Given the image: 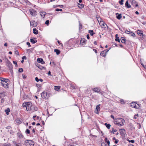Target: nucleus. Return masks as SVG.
Segmentation results:
<instances>
[{
  "mask_svg": "<svg viewBox=\"0 0 146 146\" xmlns=\"http://www.w3.org/2000/svg\"><path fill=\"white\" fill-rule=\"evenodd\" d=\"M125 122L124 119L122 118H118L114 119V123L120 126L124 125Z\"/></svg>",
  "mask_w": 146,
  "mask_h": 146,
  "instance_id": "nucleus-1",
  "label": "nucleus"
},
{
  "mask_svg": "<svg viewBox=\"0 0 146 146\" xmlns=\"http://www.w3.org/2000/svg\"><path fill=\"white\" fill-rule=\"evenodd\" d=\"M24 144L26 146H34L35 143L33 141L28 140L25 141Z\"/></svg>",
  "mask_w": 146,
  "mask_h": 146,
  "instance_id": "nucleus-2",
  "label": "nucleus"
},
{
  "mask_svg": "<svg viewBox=\"0 0 146 146\" xmlns=\"http://www.w3.org/2000/svg\"><path fill=\"white\" fill-rule=\"evenodd\" d=\"M41 95V97L44 99L48 98L49 97V94H47V92L45 91H44L42 92Z\"/></svg>",
  "mask_w": 146,
  "mask_h": 146,
  "instance_id": "nucleus-3",
  "label": "nucleus"
},
{
  "mask_svg": "<svg viewBox=\"0 0 146 146\" xmlns=\"http://www.w3.org/2000/svg\"><path fill=\"white\" fill-rule=\"evenodd\" d=\"M9 80H5L3 81H1V85L4 88H8V83L7 82H8Z\"/></svg>",
  "mask_w": 146,
  "mask_h": 146,
  "instance_id": "nucleus-4",
  "label": "nucleus"
},
{
  "mask_svg": "<svg viewBox=\"0 0 146 146\" xmlns=\"http://www.w3.org/2000/svg\"><path fill=\"white\" fill-rule=\"evenodd\" d=\"M29 12L31 15L33 16H35L37 15V12L34 9H31L29 10Z\"/></svg>",
  "mask_w": 146,
  "mask_h": 146,
  "instance_id": "nucleus-5",
  "label": "nucleus"
},
{
  "mask_svg": "<svg viewBox=\"0 0 146 146\" xmlns=\"http://www.w3.org/2000/svg\"><path fill=\"white\" fill-rule=\"evenodd\" d=\"M131 106L132 107L134 108H139V105L135 102H133L131 103Z\"/></svg>",
  "mask_w": 146,
  "mask_h": 146,
  "instance_id": "nucleus-6",
  "label": "nucleus"
},
{
  "mask_svg": "<svg viewBox=\"0 0 146 146\" xmlns=\"http://www.w3.org/2000/svg\"><path fill=\"white\" fill-rule=\"evenodd\" d=\"M130 1L131 4L133 6L137 7L138 6L137 3L135 0H130Z\"/></svg>",
  "mask_w": 146,
  "mask_h": 146,
  "instance_id": "nucleus-7",
  "label": "nucleus"
},
{
  "mask_svg": "<svg viewBox=\"0 0 146 146\" xmlns=\"http://www.w3.org/2000/svg\"><path fill=\"white\" fill-rule=\"evenodd\" d=\"M30 23L31 26L33 27H35L37 25V23L34 21H30Z\"/></svg>",
  "mask_w": 146,
  "mask_h": 146,
  "instance_id": "nucleus-8",
  "label": "nucleus"
},
{
  "mask_svg": "<svg viewBox=\"0 0 146 146\" xmlns=\"http://www.w3.org/2000/svg\"><path fill=\"white\" fill-rule=\"evenodd\" d=\"M100 104L98 105L96 107V110H95V112L96 113L98 114L100 111Z\"/></svg>",
  "mask_w": 146,
  "mask_h": 146,
  "instance_id": "nucleus-9",
  "label": "nucleus"
},
{
  "mask_svg": "<svg viewBox=\"0 0 146 146\" xmlns=\"http://www.w3.org/2000/svg\"><path fill=\"white\" fill-rule=\"evenodd\" d=\"M38 108L36 106H35L34 105H32L31 107V111H36L38 110Z\"/></svg>",
  "mask_w": 146,
  "mask_h": 146,
  "instance_id": "nucleus-10",
  "label": "nucleus"
},
{
  "mask_svg": "<svg viewBox=\"0 0 146 146\" xmlns=\"http://www.w3.org/2000/svg\"><path fill=\"white\" fill-rule=\"evenodd\" d=\"M32 104L29 102H26L24 103L23 104V107H26L28 106H30Z\"/></svg>",
  "mask_w": 146,
  "mask_h": 146,
  "instance_id": "nucleus-11",
  "label": "nucleus"
},
{
  "mask_svg": "<svg viewBox=\"0 0 146 146\" xmlns=\"http://www.w3.org/2000/svg\"><path fill=\"white\" fill-rule=\"evenodd\" d=\"M100 25L101 26L102 28H106V26H107V25L104 23V22L102 21L100 23H99Z\"/></svg>",
  "mask_w": 146,
  "mask_h": 146,
  "instance_id": "nucleus-12",
  "label": "nucleus"
},
{
  "mask_svg": "<svg viewBox=\"0 0 146 146\" xmlns=\"http://www.w3.org/2000/svg\"><path fill=\"white\" fill-rule=\"evenodd\" d=\"M15 121L18 124H19L22 121V119L21 118H17L15 120Z\"/></svg>",
  "mask_w": 146,
  "mask_h": 146,
  "instance_id": "nucleus-13",
  "label": "nucleus"
},
{
  "mask_svg": "<svg viewBox=\"0 0 146 146\" xmlns=\"http://www.w3.org/2000/svg\"><path fill=\"white\" fill-rule=\"evenodd\" d=\"M40 13L41 17L44 18L45 16V15L46 14V13L45 12H40Z\"/></svg>",
  "mask_w": 146,
  "mask_h": 146,
  "instance_id": "nucleus-14",
  "label": "nucleus"
},
{
  "mask_svg": "<svg viewBox=\"0 0 146 146\" xmlns=\"http://www.w3.org/2000/svg\"><path fill=\"white\" fill-rule=\"evenodd\" d=\"M120 134L121 135H123L125 134V131L124 129H122L119 130Z\"/></svg>",
  "mask_w": 146,
  "mask_h": 146,
  "instance_id": "nucleus-15",
  "label": "nucleus"
},
{
  "mask_svg": "<svg viewBox=\"0 0 146 146\" xmlns=\"http://www.w3.org/2000/svg\"><path fill=\"white\" fill-rule=\"evenodd\" d=\"M116 17L117 19H120L122 17L121 14H119L118 13H117L116 14Z\"/></svg>",
  "mask_w": 146,
  "mask_h": 146,
  "instance_id": "nucleus-16",
  "label": "nucleus"
},
{
  "mask_svg": "<svg viewBox=\"0 0 146 146\" xmlns=\"http://www.w3.org/2000/svg\"><path fill=\"white\" fill-rule=\"evenodd\" d=\"M125 5L126 7L129 8L131 7V6L129 4L128 2L127 1L125 3Z\"/></svg>",
  "mask_w": 146,
  "mask_h": 146,
  "instance_id": "nucleus-17",
  "label": "nucleus"
},
{
  "mask_svg": "<svg viewBox=\"0 0 146 146\" xmlns=\"http://www.w3.org/2000/svg\"><path fill=\"white\" fill-rule=\"evenodd\" d=\"M13 146H20V144L18 143L15 141H13Z\"/></svg>",
  "mask_w": 146,
  "mask_h": 146,
  "instance_id": "nucleus-18",
  "label": "nucleus"
},
{
  "mask_svg": "<svg viewBox=\"0 0 146 146\" xmlns=\"http://www.w3.org/2000/svg\"><path fill=\"white\" fill-rule=\"evenodd\" d=\"M92 89L94 91L97 92H98L100 91V89L98 88H95Z\"/></svg>",
  "mask_w": 146,
  "mask_h": 146,
  "instance_id": "nucleus-19",
  "label": "nucleus"
},
{
  "mask_svg": "<svg viewBox=\"0 0 146 146\" xmlns=\"http://www.w3.org/2000/svg\"><path fill=\"white\" fill-rule=\"evenodd\" d=\"M86 40L84 38H82L80 40V42L82 45L85 44L86 43Z\"/></svg>",
  "mask_w": 146,
  "mask_h": 146,
  "instance_id": "nucleus-20",
  "label": "nucleus"
},
{
  "mask_svg": "<svg viewBox=\"0 0 146 146\" xmlns=\"http://www.w3.org/2000/svg\"><path fill=\"white\" fill-rule=\"evenodd\" d=\"M17 135L19 138H21L23 137V135L20 132H18L17 133Z\"/></svg>",
  "mask_w": 146,
  "mask_h": 146,
  "instance_id": "nucleus-21",
  "label": "nucleus"
},
{
  "mask_svg": "<svg viewBox=\"0 0 146 146\" xmlns=\"http://www.w3.org/2000/svg\"><path fill=\"white\" fill-rule=\"evenodd\" d=\"M32 106V104H31V105H30V106H28L27 107H26L27 110V111H31Z\"/></svg>",
  "mask_w": 146,
  "mask_h": 146,
  "instance_id": "nucleus-22",
  "label": "nucleus"
},
{
  "mask_svg": "<svg viewBox=\"0 0 146 146\" xmlns=\"http://www.w3.org/2000/svg\"><path fill=\"white\" fill-rule=\"evenodd\" d=\"M118 35L117 34L115 35V36L116 38L115 39V40L116 41H117L119 42H120V40H119V37L117 36Z\"/></svg>",
  "mask_w": 146,
  "mask_h": 146,
  "instance_id": "nucleus-23",
  "label": "nucleus"
},
{
  "mask_svg": "<svg viewBox=\"0 0 146 146\" xmlns=\"http://www.w3.org/2000/svg\"><path fill=\"white\" fill-rule=\"evenodd\" d=\"M96 18L97 20L99 23V24L100 23H101L103 21L102 20L100 17H97Z\"/></svg>",
  "mask_w": 146,
  "mask_h": 146,
  "instance_id": "nucleus-24",
  "label": "nucleus"
},
{
  "mask_svg": "<svg viewBox=\"0 0 146 146\" xmlns=\"http://www.w3.org/2000/svg\"><path fill=\"white\" fill-rule=\"evenodd\" d=\"M60 88V86H55L54 89L58 91Z\"/></svg>",
  "mask_w": 146,
  "mask_h": 146,
  "instance_id": "nucleus-25",
  "label": "nucleus"
},
{
  "mask_svg": "<svg viewBox=\"0 0 146 146\" xmlns=\"http://www.w3.org/2000/svg\"><path fill=\"white\" fill-rule=\"evenodd\" d=\"M54 51L56 52L57 55L59 54L60 53V51L59 50L57 49H55L54 50Z\"/></svg>",
  "mask_w": 146,
  "mask_h": 146,
  "instance_id": "nucleus-26",
  "label": "nucleus"
},
{
  "mask_svg": "<svg viewBox=\"0 0 146 146\" xmlns=\"http://www.w3.org/2000/svg\"><path fill=\"white\" fill-rule=\"evenodd\" d=\"M78 7L80 8H82L84 7V5L80 3H78Z\"/></svg>",
  "mask_w": 146,
  "mask_h": 146,
  "instance_id": "nucleus-27",
  "label": "nucleus"
},
{
  "mask_svg": "<svg viewBox=\"0 0 146 146\" xmlns=\"http://www.w3.org/2000/svg\"><path fill=\"white\" fill-rule=\"evenodd\" d=\"M30 41L33 44H34L37 42V40H34L33 39H30Z\"/></svg>",
  "mask_w": 146,
  "mask_h": 146,
  "instance_id": "nucleus-28",
  "label": "nucleus"
},
{
  "mask_svg": "<svg viewBox=\"0 0 146 146\" xmlns=\"http://www.w3.org/2000/svg\"><path fill=\"white\" fill-rule=\"evenodd\" d=\"M105 141L107 143L108 145L109 146H110V141L109 140H108V138H106L105 139Z\"/></svg>",
  "mask_w": 146,
  "mask_h": 146,
  "instance_id": "nucleus-29",
  "label": "nucleus"
},
{
  "mask_svg": "<svg viewBox=\"0 0 146 146\" xmlns=\"http://www.w3.org/2000/svg\"><path fill=\"white\" fill-rule=\"evenodd\" d=\"M100 55L104 57L106 56V53L104 52V51H102L100 53Z\"/></svg>",
  "mask_w": 146,
  "mask_h": 146,
  "instance_id": "nucleus-30",
  "label": "nucleus"
},
{
  "mask_svg": "<svg viewBox=\"0 0 146 146\" xmlns=\"http://www.w3.org/2000/svg\"><path fill=\"white\" fill-rule=\"evenodd\" d=\"M5 112H6V113L7 115H8L9 114V113L10 111V109L8 108L6 110H5Z\"/></svg>",
  "mask_w": 146,
  "mask_h": 146,
  "instance_id": "nucleus-31",
  "label": "nucleus"
},
{
  "mask_svg": "<svg viewBox=\"0 0 146 146\" xmlns=\"http://www.w3.org/2000/svg\"><path fill=\"white\" fill-rule=\"evenodd\" d=\"M33 33L35 34H38V30H37L36 29H33Z\"/></svg>",
  "mask_w": 146,
  "mask_h": 146,
  "instance_id": "nucleus-32",
  "label": "nucleus"
},
{
  "mask_svg": "<svg viewBox=\"0 0 146 146\" xmlns=\"http://www.w3.org/2000/svg\"><path fill=\"white\" fill-rule=\"evenodd\" d=\"M121 40L123 43H125L126 40L123 37H121Z\"/></svg>",
  "mask_w": 146,
  "mask_h": 146,
  "instance_id": "nucleus-33",
  "label": "nucleus"
},
{
  "mask_svg": "<svg viewBox=\"0 0 146 146\" xmlns=\"http://www.w3.org/2000/svg\"><path fill=\"white\" fill-rule=\"evenodd\" d=\"M89 33H90V35L91 36H93L94 34V33L93 32V30H91L89 31Z\"/></svg>",
  "mask_w": 146,
  "mask_h": 146,
  "instance_id": "nucleus-34",
  "label": "nucleus"
},
{
  "mask_svg": "<svg viewBox=\"0 0 146 146\" xmlns=\"http://www.w3.org/2000/svg\"><path fill=\"white\" fill-rule=\"evenodd\" d=\"M38 68L42 70L43 69H45V68L44 67L42 66L41 65H39L38 66Z\"/></svg>",
  "mask_w": 146,
  "mask_h": 146,
  "instance_id": "nucleus-35",
  "label": "nucleus"
},
{
  "mask_svg": "<svg viewBox=\"0 0 146 146\" xmlns=\"http://www.w3.org/2000/svg\"><path fill=\"white\" fill-rule=\"evenodd\" d=\"M105 125H106L107 128L108 129H109L110 128V127L111 126V125L110 124H107V123H105Z\"/></svg>",
  "mask_w": 146,
  "mask_h": 146,
  "instance_id": "nucleus-36",
  "label": "nucleus"
},
{
  "mask_svg": "<svg viewBox=\"0 0 146 146\" xmlns=\"http://www.w3.org/2000/svg\"><path fill=\"white\" fill-rule=\"evenodd\" d=\"M138 34L140 36H141L142 35V32L141 31L138 30L137 31Z\"/></svg>",
  "mask_w": 146,
  "mask_h": 146,
  "instance_id": "nucleus-37",
  "label": "nucleus"
},
{
  "mask_svg": "<svg viewBox=\"0 0 146 146\" xmlns=\"http://www.w3.org/2000/svg\"><path fill=\"white\" fill-rule=\"evenodd\" d=\"M42 58H38L37 59V61L38 63H40L42 61Z\"/></svg>",
  "mask_w": 146,
  "mask_h": 146,
  "instance_id": "nucleus-38",
  "label": "nucleus"
},
{
  "mask_svg": "<svg viewBox=\"0 0 146 146\" xmlns=\"http://www.w3.org/2000/svg\"><path fill=\"white\" fill-rule=\"evenodd\" d=\"M3 145L4 146H11V144L9 143H5L3 144Z\"/></svg>",
  "mask_w": 146,
  "mask_h": 146,
  "instance_id": "nucleus-39",
  "label": "nucleus"
},
{
  "mask_svg": "<svg viewBox=\"0 0 146 146\" xmlns=\"http://www.w3.org/2000/svg\"><path fill=\"white\" fill-rule=\"evenodd\" d=\"M8 66L10 69H12L13 68L12 65L11 63H9L8 64Z\"/></svg>",
  "mask_w": 146,
  "mask_h": 146,
  "instance_id": "nucleus-40",
  "label": "nucleus"
},
{
  "mask_svg": "<svg viewBox=\"0 0 146 146\" xmlns=\"http://www.w3.org/2000/svg\"><path fill=\"white\" fill-rule=\"evenodd\" d=\"M0 80L1 81H5V80H9L8 79L3 78H1Z\"/></svg>",
  "mask_w": 146,
  "mask_h": 146,
  "instance_id": "nucleus-41",
  "label": "nucleus"
},
{
  "mask_svg": "<svg viewBox=\"0 0 146 146\" xmlns=\"http://www.w3.org/2000/svg\"><path fill=\"white\" fill-rule=\"evenodd\" d=\"M25 132L26 134H29L30 133V130L28 129H27Z\"/></svg>",
  "mask_w": 146,
  "mask_h": 146,
  "instance_id": "nucleus-42",
  "label": "nucleus"
},
{
  "mask_svg": "<svg viewBox=\"0 0 146 146\" xmlns=\"http://www.w3.org/2000/svg\"><path fill=\"white\" fill-rule=\"evenodd\" d=\"M131 33V32H130L128 30H126L125 31V33L129 34H130Z\"/></svg>",
  "mask_w": 146,
  "mask_h": 146,
  "instance_id": "nucleus-43",
  "label": "nucleus"
},
{
  "mask_svg": "<svg viewBox=\"0 0 146 146\" xmlns=\"http://www.w3.org/2000/svg\"><path fill=\"white\" fill-rule=\"evenodd\" d=\"M23 69L22 68H20L19 69V72H22L23 71Z\"/></svg>",
  "mask_w": 146,
  "mask_h": 146,
  "instance_id": "nucleus-44",
  "label": "nucleus"
},
{
  "mask_svg": "<svg viewBox=\"0 0 146 146\" xmlns=\"http://www.w3.org/2000/svg\"><path fill=\"white\" fill-rule=\"evenodd\" d=\"M49 23V21L48 20H46L45 22V24L47 25H48Z\"/></svg>",
  "mask_w": 146,
  "mask_h": 146,
  "instance_id": "nucleus-45",
  "label": "nucleus"
},
{
  "mask_svg": "<svg viewBox=\"0 0 146 146\" xmlns=\"http://www.w3.org/2000/svg\"><path fill=\"white\" fill-rule=\"evenodd\" d=\"M101 146H107V145L104 142L101 143Z\"/></svg>",
  "mask_w": 146,
  "mask_h": 146,
  "instance_id": "nucleus-46",
  "label": "nucleus"
},
{
  "mask_svg": "<svg viewBox=\"0 0 146 146\" xmlns=\"http://www.w3.org/2000/svg\"><path fill=\"white\" fill-rule=\"evenodd\" d=\"M130 35H131V36H135V34L133 32H131V33Z\"/></svg>",
  "mask_w": 146,
  "mask_h": 146,
  "instance_id": "nucleus-47",
  "label": "nucleus"
},
{
  "mask_svg": "<svg viewBox=\"0 0 146 146\" xmlns=\"http://www.w3.org/2000/svg\"><path fill=\"white\" fill-rule=\"evenodd\" d=\"M123 0H121L119 1V4L121 5H122L123 4Z\"/></svg>",
  "mask_w": 146,
  "mask_h": 146,
  "instance_id": "nucleus-48",
  "label": "nucleus"
},
{
  "mask_svg": "<svg viewBox=\"0 0 146 146\" xmlns=\"http://www.w3.org/2000/svg\"><path fill=\"white\" fill-rule=\"evenodd\" d=\"M55 10L56 11H62V9H56Z\"/></svg>",
  "mask_w": 146,
  "mask_h": 146,
  "instance_id": "nucleus-49",
  "label": "nucleus"
},
{
  "mask_svg": "<svg viewBox=\"0 0 146 146\" xmlns=\"http://www.w3.org/2000/svg\"><path fill=\"white\" fill-rule=\"evenodd\" d=\"M22 76H23V79H25L26 78L27 76H26V75L23 74L22 75Z\"/></svg>",
  "mask_w": 146,
  "mask_h": 146,
  "instance_id": "nucleus-50",
  "label": "nucleus"
},
{
  "mask_svg": "<svg viewBox=\"0 0 146 146\" xmlns=\"http://www.w3.org/2000/svg\"><path fill=\"white\" fill-rule=\"evenodd\" d=\"M26 44H27L28 46L29 47H30L31 46L30 45V43L29 42H27Z\"/></svg>",
  "mask_w": 146,
  "mask_h": 146,
  "instance_id": "nucleus-51",
  "label": "nucleus"
},
{
  "mask_svg": "<svg viewBox=\"0 0 146 146\" xmlns=\"http://www.w3.org/2000/svg\"><path fill=\"white\" fill-rule=\"evenodd\" d=\"M35 80L37 82H38L39 80L38 79V77H36L35 78Z\"/></svg>",
  "mask_w": 146,
  "mask_h": 146,
  "instance_id": "nucleus-52",
  "label": "nucleus"
},
{
  "mask_svg": "<svg viewBox=\"0 0 146 146\" xmlns=\"http://www.w3.org/2000/svg\"><path fill=\"white\" fill-rule=\"evenodd\" d=\"M129 142H131L132 143H133L134 142V141L133 140H131L130 141H129Z\"/></svg>",
  "mask_w": 146,
  "mask_h": 146,
  "instance_id": "nucleus-53",
  "label": "nucleus"
},
{
  "mask_svg": "<svg viewBox=\"0 0 146 146\" xmlns=\"http://www.w3.org/2000/svg\"><path fill=\"white\" fill-rule=\"evenodd\" d=\"M22 59H25L26 60L27 59V57L25 56H24L22 57Z\"/></svg>",
  "mask_w": 146,
  "mask_h": 146,
  "instance_id": "nucleus-54",
  "label": "nucleus"
},
{
  "mask_svg": "<svg viewBox=\"0 0 146 146\" xmlns=\"http://www.w3.org/2000/svg\"><path fill=\"white\" fill-rule=\"evenodd\" d=\"M48 76H52V75H51V72H50V71H49L48 72Z\"/></svg>",
  "mask_w": 146,
  "mask_h": 146,
  "instance_id": "nucleus-55",
  "label": "nucleus"
},
{
  "mask_svg": "<svg viewBox=\"0 0 146 146\" xmlns=\"http://www.w3.org/2000/svg\"><path fill=\"white\" fill-rule=\"evenodd\" d=\"M5 100V99L3 98H2L1 100V102L2 103Z\"/></svg>",
  "mask_w": 146,
  "mask_h": 146,
  "instance_id": "nucleus-56",
  "label": "nucleus"
},
{
  "mask_svg": "<svg viewBox=\"0 0 146 146\" xmlns=\"http://www.w3.org/2000/svg\"><path fill=\"white\" fill-rule=\"evenodd\" d=\"M15 53L16 54L19 55V52L18 50H16L15 51Z\"/></svg>",
  "mask_w": 146,
  "mask_h": 146,
  "instance_id": "nucleus-57",
  "label": "nucleus"
},
{
  "mask_svg": "<svg viewBox=\"0 0 146 146\" xmlns=\"http://www.w3.org/2000/svg\"><path fill=\"white\" fill-rule=\"evenodd\" d=\"M4 96V94H0V97H2Z\"/></svg>",
  "mask_w": 146,
  "mask_h": 146,
  "instance_id": "nucleus-58",
  "label": "nucleus"
},
{
  "mask_svg": "<svg viewBox=\"0 0 146 146\" xmlns=\"http://www.w3.org/2000/svg\"><path fill=\"white\" fill-rule=\"evenodd\" d=\"M120 102H121V104H123V100L122 99L120 100Z\"/></svg>",
  "mask_w": 146,
  "mask_h": 146,
  "instance_id": "nucleus-59",
  "label": "nucleus"
},
{
  "mask_svg": "<svg viewBox=\"0 0 146 146\" xmlns=\"http://www.w3.org/2000/svg\"><path fill=\"white\" fill-rule=\"evenodd\" d=\"M11 128V127L10 126H8L6 127V128L7 129H10Z\"/></svg>",
  "mask_w": 146,
  "mask_h": 146,
  "instance_id": "nucleus-60",
  "label": "nucleus"
},
{
  "mask_svg": "<svg viewBox=\"0 0 146 146\" xmlns=\"http://www.w3.org/2000/svg\"><path fill=\"white\" fill-rule=\"evenodd\" d=\"M111 117L112 118H113V119H114V116H113V115H111Z\"/></svg>",
  "mask_w": 146,
  "mask_h": 146,
  "instance_id": "nucleus-61",
  "label": "nucleus"
},
{
  "mask_svg": "<svg viewBox=\"0 0 146 146\" xmlns=\"http://www.w3.org/2000/svg\"><path fill=\"white\" fill-rule=\"evenodd\" d=\"M93 50L96 53H97V50H96V49H93Z\"/></svg>",
  "mask_w": 146,
  "mask_h": 146,
  "instance_id": "nucleus-62",
  "label": "nucleus"
},
{
  "mask_svg": "<svg viewBox=\"0 0 146 146\" xmlns=\"http://www.w3.org/2000/svg\"><path fill=\"white\" fill-rule=\"evenodd\" d=\"M13 63L15 65H17V62L16 61H13Z\"/></svg>",
  "mask_w": 146,
  "mask_h": 146,
  "instance_id": "nucleus-63",
  "label": "nucleus"
},
{
  "mask_svg": "<svg viewBox=\"0 0 146 146\" xmlns=\"http://www.w3.org/2000/svg\"><path fill=\"white\" fill-rule=\"evenodd\" d=\"M118 140H116L114 142H115V143L116 144V143H118Z\"/></svg>",
  "mask_w": 146,
  "mask_h": 146,
  "instance_id": "nucleus-64",
  "label": "nucleus"
}]
</instances>
